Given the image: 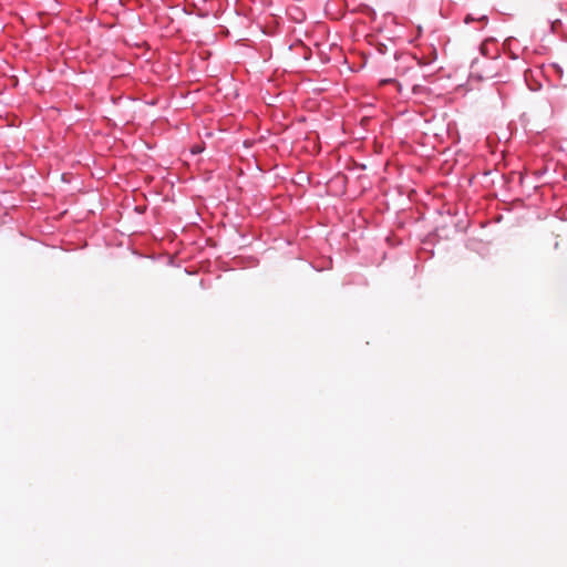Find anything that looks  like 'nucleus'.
Segmentation results:
<instances>
[{"label": "nucleus", "mask_w": 567, "mask_h": 567, "mask_svg": "<svg viewBox=\"0 0 567 567\" xmlns=\"http://www.w3.org/2000/svg\"><path fill=\"white\" fill-rule=\"evenodd\" d=\"M202 151H203V148H202L200 146H194V147L192 148V153H193V154H198V153H200Z\"/></svg>", "instance_id": "nucleus-1"}, {"label": "nucleus", "mask_w": 567, "mask_h": 567, "mask_svg": "<svg viewBox=\"0 0 567 567\" xmlns=\"http://www.w3.org/2000/svg\"><path fill=\"white\" fill-rule=\"evenodd\" d=\"M474 20L475 19L471 14H468V16L465 17L464 21H465V23H470L471 21H474Z\"/></svg>", "instance_id": "nucleus-2"}, {"label": "nucleus", "mask_w": 567, "mask_h": 567, "mask_svg": "<svg viewBox=\"0 0 567 567\" xmlns=\"http://www.w3.org/2000/svg\"><path fill=\"white\" fill-rule=\"evenodd\" d=\"M477 21H484L486 22L487 21V17L486 16H481L480 18L476 19Z\"/></svg>", "instance_id": "nucleus-3"}]
</instances>
